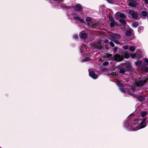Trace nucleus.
<instances>
[{"label": "nucleus", "instance_id": "1", "mask_svg": "<svg viewBox=\"0 0 148 148\" xmlns=\"http://www.w3.org/2000/svg\"><path fill=\"white\" fill-rule=\"evenodd\" d=\"M146 119H144L143 121L142 122L140 125V127H138V125H136L137 123L138 122V121L137 120H134L133 122L134 123L133 125H132L131 126H127L126 124H125V126L126 127H130L132 128V130H131L132 131H134L136 130H137L143 128L145 127L146 125L145 124V121Z\"/></svg>", "mask_w": 148, "mask_h": 148}, {"label": "nucleus", "instance_id": "2", "mask_svg": "<svg viewBox=\"0 0 148 148\" xmlns=\"http://www.w3.org/2000/svg\"><path fill=\"white\" fill-rule=\"evenodd\" d=\"M148 79H146L143 80L140 79L136 81L135 83L138 86H141L144 85L147 81Z\"/></svg>", "mask_w": 148, "mask_h": 148}, {"label": "nucleus", "instance_id": "3", "mask_svg": "<svg viewBox=\"0 0 148 148\" xmlns=\"http://www.w3.org/2000/svg\"><path fill=\"white\" fill-rule=\"evenodd\" d=\"M110 36L112 40H114L119 39L121 38V36L119 34L115 33H112Z\"/></svg>", "mask_w": 148, "mask_h": 148}, {"label": "nucleus", "instance_id": "4", "mask_svg": "<svg viewBox=\"0 0 148 148\" xmlns=\"http://www.w3.org/2000/svg\"><path fill=\"white\" fill-rule=\"evenodd\" d=\"M127 13L130 14L132 17L135 19H137L138 15L137 13L130 10H128L127 11Z\"/></svg>", "mask_w": 148, "mask_h": 148}, {"label": "nucleus", "instance_id": "5", "mask_svg": "<svg viewBox=\"0 0 148 148\" xmlns=\"http://www.w3.org/2000/svg\"><path fill=\"white\" fill-rule=\"evenodd\" d=\"M123 59V56H121L118 54H116L114 56V59L115 60L120 61L122 60Z\"/></svg>", "mask_w": 148, "mask_h": 148}, {"label": "nucleus", "instance_id": "6", "mask_svg": "<svg viewBox=\"0 0 148 148\" xmlns=\"http://www.w3.org/2000/svg\"><path fill=\"white\" fill-rule=\"evenodd\" d=\"M93 46L94 48L98 49H101L102 48V45L99 41L93 44Z\"/></svg>", "mask_w": 148, "mask_h": 148}, {"label": "nucleus", "instance_id": "7", "mask_svg": "<svg viewBox=\"0 0 148 148\" xmlns=\"http://www.w3.org/2000/svg\"><path fill=\"white\" fill-rule=\"evenodd\" d=\"M89 75L93 79H96L98 77L97 75L93 71L90 72Z\"/></svg>", "mask_w": 148, "mask_h": 148}, {"label": "nucleus", "instance_id": "8", "mask_svg": "<svg viewBox=\"0 0 148 148\" xmlns=\"http://www.w3.org/2000/svg\"><path fill=\"white\" fill-rule=\"evenodd\" d=\"M74 8L77 11H80L82 9L81 5L79 4L76 5Z\"/></svg>", "mask_w": 148, "mask_h": 148}, {"label": "nucleus", "instance_id": "9", "mask_svg": "<svg viewBox=\"0 0 148 148\" xmlns=\"http://www.w3.org/2000/svg\"><path fill=\"white\" fill-rule=\"evenodd\" d=\"M87 47L84 44H82L81 46V47L80 48V51L82 53H83L84 52L83 51H87Z\"/></svg>", "mask_w": 148, "mask_h": 148}, {"label": "nucleus", "instance_id": "10", "mask_svg": "<svg viewBox=\"0 0 148 148\" xmlns=\"http://www.w3.org/2000/svg\"><path fill=\"white\" fill-rule=\"evenodd\" d=\"M137 5V3L136 2L134 1L132 2H130L128 4L129 6L132 7H136Z\"/></svg>", "mask_w": 148, "mask_h": 148}, {"label": "nucleus", "instance_id": "11", "mask_svg": "<svg viewBox=\"0 0 148 148\" xmlns=\"http://www.w3.org/2000/svg\"><path fill=\"white\" fill-rule=\"evenodd\" d=\"M80 36L81 38L85 39L87 37V34L84 32H82L80 34Z\"/></svg>", "mask_w": 148, "mask_h": 148}, {"label": "nucleus", "instance_id": "12", "mask_svg": "<svg viewBox=\"0 0 148 148\" xmlns=\"http://www.w3.org/2000/svg\"><path fill=\"white\" fill-rule=\"evenodd\" d=\"M74 19L77 21H79L81 23H85L84 20L82 18H81L79 16H75L74 17Z\"/></svg>", "mask_w": 148, "mask_h": 148}, {"label": "nucleus", "instance_id": "13", "mask_svg": "<svg viewBox=\"0 0 148 148\" xmlns=\"http://www.w3.org/2000/svg\"><path fill=\"white\" fill-rule=\"evenodd\" d=\"M136 88H135L134 87H132L130 90H129L128 91V93L130 95H133L132 93L134 92V91L136 90Z\"/></svg>", "mask_w": 148, "mask_h": 148}, {"label": "nucleus", "instance_id": "14", "mask_svg": "<svg viewBox=\"0 0 148 148\" xmlns=\"http://www.w3.org/2000/svg\"><path fill=\"white\" fill-rule=\"evenodd\" d=\"M142 62L141 60H138L135 63V64L137 66H140Z\"/></svg>", "mask_w": 148, "mask_h": 148}, {"label": "nucleus", "instance_id": "15", "mask_svg": "<svg viewBox=\"0 0 148 148\" xmlns=\"http://www.w3.org/2000/svg\"><path fill=\"white\" fill-rule=\"evenodd\" d=\"M119 22L123 25H125L126 23L125 21L123 19H119Z\"/></svg>", "mask_w": 148, "mask_h": 148}, {"label": "nucleus", "instance_id": "16", "mask_svg": "<svg viewBox=\"0 0 148 148\" xmlns=\"http://www.w3.org/2000/svg\"><path fill=\"white\" fill-rule=\"evenodd\" d=\"M123 55L124 58H128L130 56L129 54L126 52L124 53Z\"/></svg>", "mask_w": 148, "mask_h": 148}, {"label": "nucleus", "instance_id": "17", "mask_svg": "<svg viewBox=\"0 0 148 148\" xmlns=\"http://www.w3.org/2000/svg\"><path fill=\"white\" fill-rule=\"evenodd\" d=\"M142 70L145 72H148V68L146 67H144L142 68Z\"/></svg>", "mask_w": 148, "mask_h": 148}, {"label": "nucleus", "instance_id": "18", "mask_svg": "<svg viewBox=\"0 0 148 148\" xmlns=\"http://www.w3.org/2000/svg\"><path fill=\"white\" fill-rule=\"evenodd\" d=\"M147 114V113L146 111H143L141 113V116L142 117L145 116Z\"/></svg>", "mask_w": 148, "mask_h": 148}, {"label": "nucleus", "instance_id": "19", "mask_svg": "<svg viewBox=\"0 0 148 148\" xmlns=\"http://www.w3.org/2000/svg\"><path fill=\"white\" fill-rule=\"evenodd\" d=\"M141 14L143 16H145L147 15V12L144 11H143L142 12Z\"/></svg>", "mask_w": 148, "mask_h": 148}, {"label": "nucleus", "instance_id": "20", "mask_svg": "<svg viewBox=\"0 0 148 148\" xmlns=\"http://www.w3.org/2000/svg\"><path fill=\"white\" fill-rule=\"evenodd\" d=\"M119 12L116 13L115 15V18L116 19H118L120 17L119 16Z\"/></svg>", "mask_w": 148, "mask_h": 148}, {"label": "nucleus", "instance_id": "21", "mask_svg": "<svg viewBox=\"0 0 148 148\" xmlns=\"http://www.w3.org/2000/svg\"><path fill=\"white\" fill-rule=\"evenodd\" d=\"M135 49V48L132 46H131L129 48V50L132 51H134Z\"/></svg>", "mask_w": 148, "mask_h": 148}, {"label": "nucleus", "instance_id": "22", "mask_svg": "<svg viewBox=\"0 0 148 148\" xmlns=\"http://www.w3.org/2000/svg\"><path fill=\"white\" fill-rule=\"evenodd\" d=\"M126 68L128 69L129 71H132L133 70V68L130 65L127 66Z\"/></svg>", "mask_w": 148, "mask_h": 148}, {"label": "nucleus", "instance_id": "23", "mask_svg": "<svg viewBox=\"0 0 148 148\" xmlns=\"http://www.w3.org/2000/svg\"><path fill=\"white\" fill-rule=\"evenodd\" d=\"M138 99L140 101H141L144 100V98L142 96H140L138 97Z\"/></svg>", "mask_w": 148, "mask_h": 148}, {"label": "nucleus", "instance_id": "24", "mask_svg": "<svg viewBox=\"0 0 148 148\" xmlns=\"http://www.w3.org/2000/svg\"><path fill=\"white\" fill-rule=\"evenodd\" d=\"M119 14L120 17L123 18H125L126 17V16L124 14L120 13H119Z\"/></svg>", "mask_w": 148, "mask_h": 148}, {"label": "nucleus", "instance_id": "25", "mask_svg": "<svg viewBox=\"0 0 148 148\" xmlns=\"http://www.w3.org/2000/svg\"><path fill=\"white\" fill-rule=\"evenodd\" d=\"M125 34L126 36H130L131 35V32L130 31L127 30L126 31Z\"/></svg>", "mask_w": 148, "mask_h": 148}, {"label": "nucleus", "instance_id": "26", "mask_svg": "<svg viewBox=\"0 0 148 148\" xmlns=\"http://www.w3.org/2000/svg\"><path fill=\"white\" fill-rule=\"evenodd\" d=\"M125 71V69H120L119 72L123 74Z\"/></svg>", "mask_w": 148, "mask_h": 148}, {"label": "nucleus", "instance_id": "27", "mask_svg": "<svg viewBox=\"0 0 148 148\" xmlns=\"http://www.w3.org/2000/svg\"><path fill=\"white\" fill-rule=\"evenodd\" d=\"M86 20L87 22L88 23L89 22H90L91 21L92 19L90 17H88L86 18Z\"/></svg>", "mask_w": 148, "mask_h": 148}, {"label": "nucleus", "instance_id": "28", "mask_svg": "<svg viewBox=\"0 0 148 148\" xmlns=\"http://www.w3.org/2000/svg\"><path fill=\"white\" fill-rule=\"evenodd\" d=\"M132 25L134 27H136L138 26V24L136 22L134 23H133Z\"/></svg>", "mask_w": 148, "mask_h": 148}, {"label": "nucleus", "instance_id": "29", "mask_svg": "<svg viewBox=\"0 0 148 148\" xmlns=\"http://www.w3.org/2000/svg\"><path fill=\"white\" fill-rule=\"evenodd\" d=\"M115 22L114 21H111V23H110V26L111 27H113L115 25Z\"/></svg>", "mask_w": 148, "mask_h": 148}, {"label": "nucleus", "instance_id": "30", "mask_svg": "<svg viewBox=\"0 0 148 148\" xmlns=\"http://www.w3.org/2000/svg\"><path fill=\"white\" fill-rule=\"evenodd\" d=\"M143 30V28L142 27H140L138 29V31L139 32H141Z\"/></svg>", "mask_w": 148, "mask_h": 148}, {"label": "nucleus", "instance_id": "31", "mask_svg": "<svg viewBox=\"0 0 148 148\" xmlns=\"http://www.w3.org/2000/svg\"><path fill=\"white\" fill-rule=\"evenodd\" d=\"M115 43L117 44H119L120 42H119L117 40H112Z\"/></svg>", "mask_w": 148, "mask_h": 148}, {"label": "nucleus", "instance_id": "32", "mask_svg": "<svg viewBox=\"0 0 148 148\" xmlns=\"http://www.w3.org/2000/svg\"><path fill=\"white\" fill-rule=\"evenodd\" d=\"M90 59V57H88L86 58L83 61L84 62L88 61Z\"/></svg>", "mask_w": 148, "mask_h": 148}, {"label": "nucleus", "instance_id": "33", "mask_svg": "<svg viewBox=\"0 0 148 148\" xmlns=\"http://www.w3.org/2000/svg\"><path fill=\"white\" fill-rule=\"evenodd\" d=\"M118 85L120 86L123 87L124 86V84H122L121 82H119L118 83Z\"/></svg>", "mask_w": 148, "mask_h": 148}, {"label": "nucleus", "instance_id": "34", "mask_svg": "<svg viewBox=\"0 0 148 148\" xmlns=\"http://www.w3.org/2000/svg\"><path fill=\"white\" fill-rule=\"evenodd\" d=\"M136 56V54L135 53H134L133 54H132L131 55V57L132 58H134Z\"/></svg>", "mask_w": 148, "mask_h": 148}, {"label": "nucleus", "instance_id": "35", "mask_svg": "<svg viewBox=\"0 0 148 148\" xmlns=\"http://www.w3.org/2000/svg\"><path fill=\"white\" fill-rule=\"evenodd\" d=\"M109 44L112 47H113L114 46V45L113 42H109Z\"/></svg>", "mask_w": 148, "mask_h": 148}, {"label": "nucleus", "instance_id": "36", "mask_svg": "<svg viewBox=\"0 0 148 148\" xmlns=\"http://www.w3.org/2000/svg\"><path fill=\"white\" fill-rule=\"evenodd\" d=\"M128 47H129L128 45L124 46L123 47V48L124 49H126V50L128 49Z\"/></svg>", "mask_w": 148, "mask_h": 148}, {"label": "nucleus", "instance_id": "37", "mask_svg": "<svg viewBox=\"0 0 148 148\" xmlns=\"http://www.w3.org/2000/svg\"><path fill=\"white\" fill-rule=\"evenodd\" d=\"M120 90L121 92H125V90L123 88H120Z\"/></svg>", "mask_w": 148, "mask_h": 148}, {"label": "nucleus", "instance_id": "38", "mask_svg": "<svg viewBox=\"0 0 148 148\" xmlns=\"http://www.w3.org/2000/svg\"><path fill=\"white\" fill-rule=\"evenodd\" d=\"M109 19L110 20V21H114V19L112 17H109Z\"/></svg>", "mask_w": 148, "mask_h": 148}, {"label": "nucleus", "instance_id": "39", "mask_svg": "<svg viewBox=\"0 0 148 148\" xmlns=\"http://www.w3.org/2000/svg\"><path fill=\"white\" fill-rule=\"evenodd\" d=\"M73 37L74 38L77 39L78 38V36L77 35H74Z\"/></svg>", "mask_w": 148, "mask_h": 148}, {"label": "nucleus", "instance_id": "40", "mask_svg": "<svg viewBox=\"0 0 148 148\" xmlns=\"http://www.w3.org/2000/svg\"><path fill=\"white\" fill-rule=\"evenodd\" d=\"M117 47H115L114 48V50L115 52H116L117 51Z\"/></svg>", "mask_w": 148, "mask_h": 148}, {"label": "nucleus", "instance_id": "41", "mask_svg": "<svg viewBox=\"0 0 148 148\" xmlns=\"http://www.w3.org/2000/svg\"><path fill=\"white\" fill-rule=\"evenodd\" d=\"M146 4H148V0H143Z\"/></svg>", "mask_w": 148, "mask_h": 148}, {"label": "nucleus", "instance_id": "42", "mask_svg": "<svg viewBox=\"0 0 148 148\" xmlns=\"http://www.w3.org/2000/svg\"><path fill=\"white\" fill-rule=\"evenodd\" d=\"M145 62H146L147 64H148V59H145Z\"/></svg>", "mask_w": 148, "mask_h": 148}, {"label": "nucleus", "instance_id": "43", "mask_svg": "<svg viewBox=\"0 0 148 148\" xmlns=\"http://www.w3.org/2000/svg\"><path fill=\"white\" fill-rule=\"evenodd\" d=\"M108 64V62H104L103 63L104 65H106Z\"/></svg>", "mask_w": 148, "mask_h": 148}, {"label": "nucleus", "instance_id": "44", "mask_svg": "<svg viewBox=\"0 0 148 148\" xmlns=\"http://www.w3.org/2000/svg\"><path fill=\"white\" fill-rule=\"evenodd\" d=\"M104 43H106L108 42V40H106L103 41Z\"/></svg>", "mask_w": 148, "mask_h": 148}, {"label": "nucleus", "instance_id": "45", "mask_svg": "<svg viewBox=\"0 0 148 148\" xmlns=\"http://www.w3.org/2000/svg\"><path fill=\"white\" fill-rule=\"evenodd\" d=\"M115 25H116V26H119V25L118 24H117L116 23H115Z\"/></svg>", "mask_w": 148, "mask_h": 148}, {"label": "nucleus", "instance_id": "46", "mask_svg": "<svg viewBox=\"0 0 148 148\" xmlns=\"http://www.w3.org/2000/svg\"><path fill=\"white\" fill-rule=\"evenodd\" d=\"M107 57H109V56H111V55L110 54H107Z\"/></svg>", "mask_w": 148, "mask_h": 148}, {"label": "nucleus", "instance_id": "47", "mask_svg": "<svg viewBox=\"0 0 148 148\" xmlns=\"http://www.w3.org/2000/svg\"><path fill=\"white\" fill-rule=\"evenodd\" d=\"M147 18H148V16H147Z\"/></svg>", "mask_w": 148, "mask_h": 148}]
</instances>
